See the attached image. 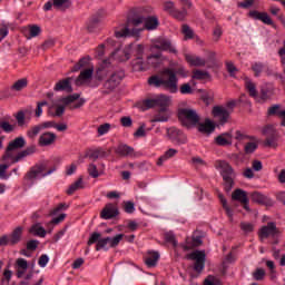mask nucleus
Listing matches in <instances>:
<instances>
[{
    "instance_id": "f257e3e1",
    "label": "nucleus",
    "mask_w": 285,
    "mask_h": 285,
    "mask_svg": "<svg viewBox=\"0 0 285 285\" xmlns=\"http://www.w3.org/2000/svg\"><path fill=\"white\" fill-rule=\"evenodd\" d=\"M21 148H26V138H23V136L17 137L8 144L2 156V161L11 159V164H18L21 159H26V157H30V155L37 153V145H30L22 151H19L16 156L12 155V150H21Z\"/></svg>"
},
{
    "instance_id": "f03ea898",
    "label": "nucleus",
    "mask_w": 285,
    "mask_h": 285,
    "mask_svg": "<svg viewBox=\"0 0 285 285\" xmlns=\"http://www.w3.org/2000/svg\"><path fill=\"white\" fill-rule=\"evenodd\" d=\"M149 86H154L155 88H164L171 95H175L177 90H179L178 83L179 79L175 78V75L171 71L163 70L161 77L159 76H151L148 79Z\"/></svg>"
},
{
    "instance_id": "7ed1b4c3",
    "label": "nucleus",
    "mask_w": 285,
    "mask_h": 285,
    "mask_svg": "<svg viewBox=\"0 0 285 285\" xmlns=\"http://www.w3.org/2000/svg\"><path fill=\"white\" fill-rule=\"evenodd\" d=\"M216 168L220 170L225 193H230L235 187V179L237 177L235 169L226 160H217Z\"/></svg>"
},
{
    "instance_id": "20e7f679",
    "label": "nucleus",
    "mask_w": 285,
    "mask_h": 285,
    "mask_svg": "<svg viewBox=\"0 0 285 285\" xmlns=\"http://www.w3.org/2000/svg\"><path fill=\"white\" fill-rule=\"evenodd\" d=\"M80 97V94H72L61 98L59 101L63 105L57 106L53 117H63V112H66V106L69 108V110H79V108H82L83 104H86V99Z\"/></svg>"
},
{
    "instance_id": "39448f33",
    "label": "nucleus",
    "mask_w": 285,
    "mask_h": 285,
    "mask_svg": "<svg viewBox=\"0 0 285 285\" xmlns=\"http://www.w3.org/2000/svg\"><path fill=\"white\" fill-rule=\"evenodd\" d=\"M177 117L181 126L190 130L191 128H197L199 121H202V116L195 109L180 108L178 109Z\"/></svg>"
},
{
    "instance_id": "423d86ee",
    "label": "nucleus",
    "mask_w": 285,
    "mask_h": 285,
    "mask_svg": "<svg viewBox=\"0 0 285 285\" xmlns=\"http://www.w3.org/2000/svg\"><path fill=\"white\" fill-rule=\"evenodd\" d=\"M50 161L48 160H40L32 167H30L29 173L26 174L24 179L27 181H36L39 177H48V175H52L55 170H57V166H52L48 168Z\"/></svg>"
},
{
    "instance_id": "0eeeda50",
    "label": "nucleus",
    "mask_w": 285,
    "mask_h": 285,
    "mask_svg": "<svg viewBox=\"0 0 285 285\" xmlns=\"http://www.w3.org/2000/svg\"><path fill=\"white\" fill-rule=\"evenodd\" d=\"M125 77L126 71L124 69L115 70L104 82L101 95H110L111 92H115V90H117L121 85V81H124Z\"/></svg>"
},
{
    "instance_id": "6e6552de",
    "label": "nucleus",
    "mask_w": 285,
    "mask_h": 285,
    "mask_svg": "<svg viewBox=\"0 0 285 285\" xmlns=\"http://www.w3.org/2000/svg\"><path fill=\"white\" fill-rule=\"evenodd\" d=\"M186 259H190L194 262V271L195 273H204V268H206V252L196 249L190 254L186 255Z\"/></svg>"
},
{
    "instance_id": "1a4fd4ad",
    "label": "nucleus",
    "mask_w": 285,
    "mask_h": 285,
    "mask_svg": "<svg viewBox=\"0 0 285 285\" xmlns=\"http://www.w3.org/2000/svg\"><path fill=\"white\" fill-rule=\"evenodd\" d=\"M141 30L139 28H131L128 21L125 23L119 24L115 28V38L116 39H126L128 37H139L141 35Z\"/></svg>"
},
{
    "instance_id": "9d476101",
    "label": "nucleus",
    "mask_w": 285,
    "mask_h": 285,
    "mask_svg": "<svg viewBox=\"0 0 285 285\" xmlns=\"http://www.w3.org/2000/svg\"><path fill=\"white\" fill-rule=\"evenodd\" d=\"M282 235V232L279 228H277V224L275 222H269L267 225H264L258 230V237L261 242H264V239H268V237H272V239H277Z\"/></svg>"
},
{
    "instance_id": "9b49d317",
    "label": "nucleus",
    "mask_w": 285,
    "mask_h": 285,
    "mask_svg": "<svg viewBox=\"0 0 285 285\" xmlns=\"http://www.w3.org/2000/svg\"><path fill=\"white\" fill-rule=\"evenodd\" d=\"M165 106H170V97L160 95L154 99H145L142 101L141 110H150V108H165Z\"/></svg>"
},
{
    "instance_id": "f8f14e48",
    "label": "nucleus",
    "mask_w": 285,
    "mask_h": 285,
    "mask_svg": "<svg viewBox=\"0 0 285 285\" xmlns=\"http://www.w3.org/2000/svg\"><path fill=\"white\" fill-rule=\"evenodd\" d=\"M132 17L127 18V23H129V27L134 26V28H137L138 26H141V23H145L146 21V9L145 8H137L131 11Z\"/></svg>"
},
{
    "instance_id": "ddd939ff",
    "label": "nucleus",
    "mask_w": 285,
    "mask_h": 285,
    "mask_svg": "<svg viewBox=\"0 0 285 285\" xmlns=\"http://www.w3.org/2000/svg\"><path fill=\"white\" fill-rule=\"evenodd\" d=\"M212 115L214 118H216L219 126L228 124V119H230V111L222 106H215L212 110Z\"/></svg>"
},
{
    "instance_id": "4468645a",
    "label": "nucleus",
    "mask_w": 285,
    "mask_h": 285,
    "mask_svg": "<svg viewBox=\"0 0 285 285\" xmlns=\"http://www.w3.org/2000/svg\"><path fill=\"white\" fill-rule=\"evenodd\" d=\"M167 137L171 141H176L178 146H181V144H186V141H188V137L184 135V131H181V129H177L176 127L167 128Z\"/></svg>"
},
{
    "instance_id": "2eb2a0df",
    "label": "nucleus",
    "mask_w": 285,
    "mask_h": 285,
    "mask_svg": "<svg viewBox=\"0 0 285 285\" xmlns=\"http://www.w3.org/2000/svg\"><path fill=\"white\" fill-rule=\"evenodd\" d=\"M153 48H155L156 50H163L165 52H171L173 55H177V49L173 46L170 39L158 38L155 41Z\"/></svg>"
},
{
    "instance_id": "dca6fc26",
    "label": "nucleus",
    "mask_w": 285,
    "mask_h": 285,
    "mask_svg": "<svg viewBox=\"0 0 285 285\" xmlns=\"http://www.w3.org/2000/svg\"><path fill=\"white\" fill-rule=\"evenodd\" d=\"M132 45H129L124 49L117 48L114 52H111V58L116 59V61H128V59H130Z\"/></svg>"
},
{
    "instance_id": "f3484780",
    "label": "nucleus",
    "mask_w": 285,
    "mask_h": 285,
    "mask_svg": "<svg viewBox=\"0 0 285 285\" xmlns=\"http://www.w3.org/2000/svg\"><path fill=\"white\" fill-rule=\"evenodd\" d=\"M248 17L250 19H255L256 21H263L265 26H272L273 28H275V22H273V19L271 18V16H268L267 12L252 10L248 12Z\"/></svg>"
},
{
    "instance_id": "a211bd4d",
    "label": "nucleus",
    "mask_w": 285,
    "mask_h": 285,
    "mask_svg": "<svg viewBox=\"0 0 285 285\" xmlns=\"http://www.w3.org/2000/svg\"><path fill=\"white\" fill-rule=\"evenodd\" d=\"M55 92H72V77H67L65 79L59 80L55 87H53Z\"/></svg>"
},
{
    "instance_id": "6ab92c4d",
    "label": "nucleus",
    "mask_w": 285,
    "mask_h": 285,
    "mask_svg": "<svg viewBox=\"0 0 285 285\" xmlns=\"http://www.w3.org/2000/svg\"><path fill=\"white\" fill-rule=\"evenodd\" d=\"M106 17V11L99 10L96 12L92 17L91 20L89 21L87 26L88 32H97V28H99V24L101 23V20Z\"/></svg>"
},
{
    "instance_id": "aec40b11",
    "label": "nucleus",
    "mask_w": 285,
    "mask_h": 285,
    "mask_svg": "<svg viewBox=\"0 0 285 285\" xmlns=\"http://www.w3.org/2000/svg\"><path fill=\"white\" fill-rule=\"evenodd\" d=\"M119 215V208L114 204H107L100 212L101 219H115Z\"/></svg>"
},
{
    "instance_id": "412c9836",
    "label": "nucleus",
    "mask_w": 285,
    "mask_h": 285,
    "mask_svg": "<svg viewBox=\"0 0 285 285\" xmlns=\"http://www.w3.org/2000/svg\"><path fill=\"white\" fill-rule=\"evenodd\" d=\"M250 198L254 204H259L261 206H273V200L259 191H253L250 194Z\"/></svg>"
},
{
    "instance_id": "4be33fe9",
    "label": "nucleus",
    "mask_w": 285,
    "mask_h": 285,
    "mask_svg": "<svg viewBox=\"0 0 285 285\" xmlns=\"http://www.w3.org/2000/svg\"><path fill=\"white\" fill-rule=\"evenodd\" d=\"M95 72L94 68H87L80 72V75L76 78L75 85L76 86H83L86 81H89V79H92V73Z\"/></svg>"
},
{
    "instance_id": "5701e85b",
    "label": "nucleus",
    "mask_w": 285,
    "mask_h": 285,
    "mask_svg": "<svg viewBox=\"0 0 285 285\" xmlns=\"http://www.w3.org/2000/svg\"><path fill=\"white\" fill-rule=\"evenodd\" d=\"M198 132L203 135H212L215 132L216 125L210 119L206 118L205 122H198Z\"/></svg>"
},
{
    "instance_id": "b1692460",
    "label": "nucleus",
    "mask_w": 285,
    "mask_h": 285,
    "mask_svg": "<svg viewBox=\"0 0 285 285\" xmlns=\"http://www.w3.org/2000/svg\"><path fill=\"white\" fill-rule=\"evenodd\" d=\"M57 141V134L46 131L43 132L38 140L39 146H52Z\"/></svg>"
},
{
    "instance_id": "393cba45",
    "label": "nucleus",
    "mask_w": 285,
    "mask_h": 285,
    "mask_svg": "<svg viewBox=\"0 0 285 285\" xmlns=\"http://www.w3.org/2000/svg\"><path fill=\"white\" fill-rule=\"evenodd\" d=\"M217 146H233V131H227L218 135L215 138Z\"/></svg>"
},
{
    "instance_id": "a878e982",
    "label": "nucleus",
    "mask_w": 285,
    "mask_h": 285,
    "mask_svg": "<svg viewBox=\"0 0 285 285\" xmlns=\"http://www.w3.org/2000/svg\"><path fill=\"white\" fill-rule=\"evenodd\" d=\"M168 119H170V115H168V106L159 107L158 112L151 119V124L168 121Z\"/></svg>"
},
{
    "instance_id": "bb28decb",
    "label": "nucleus",
    "mask_w": 285,
    "mask_h": 285,
    "mask_svg": "<svg viewBox=\"0 0 285 285\" xmlns=\"http://www.w3.org/2000/svg\"><path fill=\"white\" fill-rule=\"evenodd\" d=\"M144 24L146 30H157L159 27V19L155 16H148V10H146Z\"/></svg>"
},
{
    "instance_id": "cd10ccee",
    "label": "nucleus",
    "mask_w": 285,
    "mask_h": 285,
    "mask_svg": "<svg viewBox=\"0 0 285 285\" xmlns=\"http://www.w3.org/2000/svg\"><path fill=\"white\" fill-rule=\"evenodd\" d=\"M111 150L109 149L108 151L104 150L102 148H98L95 150H89L86 154V157H89L92 161H97L99 157H108L110 155Z\"/></svg>"
},
{
    "instance_id": "c85d7f7f",
    "label": "nucleus",
    "mask_w": 285,
    "mask_h": 285,
    "mask_svg": "<svg viewBox=\"0 0 285 285\" xmlns=\"http://www.w3.org/2000/svg\"><path fill=\"white\" fill-rule=\"evenodd\" d=\"M85 70L90 67V56L82 57L70 70V72H79V70Z\"/></svg>"
},
{
    "instance_id": "c756f323",
    "label": "nucleus",
    "mask_w": 285,
    "mask_h": 285,
    "mask_svg": "<svg viewBox=\"0 0 285 285\" xmlns=\"http://www.w3.org/2000/svg\"><path fill=\"white\" fill-rule=\"evenodd\" d=\"M115 153L116 155H119V157H131V155L135 153V148L121 144L116 148Z\"/></svg>"
},
{
    "instance_id": "7c9ffc66",
    "label": "nucleus",
    "mask_w": 285,
    "mask_h": 285,
    "mask_svg": "<svg viewBox=\"0 0 285 285\" xmlns=\"http://www.w3.org/2000/svg\"><path fill=\"white\" fill-rule=\"evenodd\" d=\"M233 202H240V204H246L248 202V194L244 189H235L232 194Z\"/></svg>"
},
{
    "instance_id": "2f4dec72",
    "label": "nucleus",
    "mask_w": 285,
    "mask_h": 285,
    "mask_svg": "<svg viewBox=\"0 0 285 285\" xmlns=\"http://www.w3.org/2000/svg\"><path fill=\"white\" fill-rule=\"evenodd\" d=\"M16 266H18L16 275L18 279H21V277H23V275L26 274V271H28V261H26L24 258H18L16 261Z\"/></svg>"
},
{
    "instance_id": "473e14b6",
    "label": "nucleus",
    "mask_w": 285,
    "mask_h": 285,
    "mask_svg": "<svg viewBox=\"0 0 285 285\" xmlns=\"http://www.w3.org/2000/svg\"><path fill=\"white\" fill-rule=\"evenodd\" d=\"M53 8L56 10H60V12H66V10H70L72 7V0H52Z\"/></svg>"
},
{
    "instance_id": "72a5a7b5",
    "label": "nucleus",
    "mask_w": 285,
    "mask_h": 285,
    "mask_svg": "<svg viewBox=\"0 0 285 285\" xmlns=\"http://www.w3.org/2000/svg\"><path fill=\"white\" fill-rule=\"evenodd\" d=\"M185 59H186L187 63H189V66H194L196 68L206 66V60H204L197 56L186 55Z\"/></svg>"
},
{
    "instance_id": "f704fd0d",
    "label": "nucleus",
    "mask_w": 285,
    "mask_h": 285,
    "mask_svg": "<svg viewBox=\"0 0 285 285\" xmlns=\"http://www.w3.org/2000/svg\"><path fill=\"white\" fill-rule=\"evenodd\" d=\"M157 262H159V253L158 252H148L145 263L149 268L157 266Z\"/></svg>"
},
{
    "instance_id": "c9c22d12",
    "label": "nucleus",
    "mask_w": 285,
    "mask_h": 285,
    "mask_svg": "<svg viewBox=\"0 0 285 285\" xmlns=\"http://www.w3.org/2000/svg\"><path fill=\"white\" fill-rule=\"evenodd\" d=\"M0 130L7 134L14 132V130H17V125L10 124L8 118H2L0 119Z\"/></svg>"
},
{
    "instance_id": "e433bc0d",
    "label": "nucleus",
    "mask_w": 285,
    "mask_h": 285,
    "mask_svg": "<svg viewBox=\"0 0 285 285\" xmlns=\"http://www.w3.org/2000/svg\"><path fill=\"white\" fill-rule=\"evenodd\" d=\"M21 235H23V227H17L11 234V238L9 240L10 246L19 244L21 242Z\"/></svg>"
},
{
    "instance_id": "4c0bfd02",
    "label": "nucleus",
    "mask_w": 285,
    "mask_h": 285,
    "mask_svg": "<svg viewBox=\"0 0 285 285\" xmlns=\"http://www.w3.org/2000/svg\"><path fill=\"white\" fill-rule=\"evenodd\" d=\"M24 88H28V78H21L12 83L10 90L14 92H21Z\"/></svg>"
},
{
    "instance_id": "58836bf2",
    "label": "nucleus",
    "mask_w": 285,
    "mask_h": 285,
    "mask_svg": "<svg viewBox=\"0 0 285 285\" xmlns=\"http://www.w3.org/2000/svg\"><path fill=\"white\" fill-rule=\"evenodd\" d=\"M81 188H83V177H79L77 181L69 186L67 195H75V193H77V190H81Z\"/></svg>"
},
{
    "instance_id": "ea45409f",
    "label": "nucleus",
    "mask_w": 285,
    "mask_h": 285,
    "mask_svg": "<svg viewBox=\"0 0 285 285\" xmlns=\"http://www.w3.org/2000/svg\"><path fill=\"white\" fill-rule=\"evenodd\" d=\"M177 155V149H168L163 156H160L157 160V166H164V161H168V159H171V157H175Z\"/></svg>"
},
{
    "instance_id": "a19ab883",
    "label": "nucleus",
    "mask_w": 285,
    "mask_h": 285,
    "mask_svg": "<svg viewBox=\"0 0 285 285\" xmlns=\"http://www.w3.org/2000/svg\"><path fill=\"white\" fill-rule=\"evenodd\" d=\"M165 70H168L169 72H173L175 79H178L177 75L179 77H188V72H186V69L181 65H179L177 67H174V68H166Z\"/></svg>"
},
{
    "instance_id": "79ce46f5",
    "label": "nucleus",
    "mask_w": 285,
    "mask_h": 285,
    "mask_svg": "<svg viewBox=\"0 0 285 285\" xmlns=\"http://www.w3.org/2000/svg\"><path fill=\"white\" fill-rule=\"evenodd\" d=\"M29 233L36 237H46V229L40 224L32 225Z\"/></svg>"
},
{
    "instance_id": "37998d69",
    "label": "nucleus",
    "mask_w": 285,
    "mask_h": 285,
    "mask_svg": "<svg viewBox=\"0 0 285 285\" xmlns=\"http://www.w3.org/2000/svg\"><path fill=\"white\" fill-rule=\"evenodd\" d=\"M28 28H29V35L26 36L27 39H32L41 35V27H39L38 24H29Z\"/></svg>"
},
{
    "instance_id": "c03bdc74",
    "label": "nucleus",
    "mask_w": 285,
    "mask_h": 285,
    "mask_svg": "<svg viewBox=\"0 0 285 285\" xmlns=\"http://www.w3.org/2000/svg\"><path fill=\"white\" fill-rule=\"evenodd\" d=\"M109 63H110V60L106 59V60L102 61L101 68L97 69L96 76H95L97 81H104V70H106V68H108Z\"/></svg>"
},
{
    "instance_id": "a18cd8bd",
    "label": "nucleus",
    "mask_w": 285,
    "mask_h": 285,
    "mask_svg": "<svg viewBox=\"0 0 285 285\" xmlns=\"http://www.w3.org/2000/svg\"><path fill=\"white\" fill-rule=\"evenodd\" d=\"M170 17H174V19H177L178 21H184L186 17H188V11L186 10V8H183L181 11L175 9Z\"/></svg>"
},
{
    "instance_id": "49530a36",
    "label": "nucleus",
    "mask_w": 285,
    "mask_h": 285,
    "mask_svg": "<svg viewBox=\"0 0 285 285\" xmlns=\"http://www.w3.org/2000/svg\"><path fill=\"white\" fill-rule=\"evenodd\" d=\"M130 55H134L136 59H144V47L142 45H131V52Z\"/></svg>"
},
{
    "instance_id": "de8ad7c7",
    "label": "nucleus",
    "mask_w": 285,
    "mask_h": 285,
    "mask_svg": "<svg viewBox=\"0 0 285 285\" xmlns=\"http://www.w3.org/2000/svg\"><path fill=\"white\" fill-rule=\"evenodd\" d=\"M263 135L266 137V139H271V138H276L277 137V131L275 130V128L271 125H267L263 130H262Z\"/></svg>"
},
{
    "instance_id": "09e8293b",
    "label": "nucleus",
    "mask_w": 285,
    "mask_h": 285,
    "mask_svg": "<svg viewBox=\"0 0 285 285\" xmlns=\"http://www.w3.org/2000/svg\"><path fill=\"white\" fill-rule=\"evenodd\" d=\"M14 119H16L17 125L19 126V128H23L26 126V111L19 110L14 115Z\"/></svg>"
},
{
    "instance_id": "8fccbe9b",
    "label": "nucleus",
    "mask_w": 285,
    "mask_h": 285,
    "mask_svg": "<svg viewBox=\"0 0 285 285\" xmlns=\"http://www.w3.org/2000/svg\"><path fill=\"white\" fill-rule=\"evenodd\" d=\"M281 10L282 9H279L275 6L269 7L271 14H273L274 17H277L278 21H281V23H283V26H285V17H284V14H279Z\"/></svg>"
},
{
    "instance_id": "3c124183",
    "label": "nucleus",
    "mask_w": 285,
    "mask_h": 285,
    "mask_svg": "<svg viewBox=\"0 0 285 285\" xmlns=\"http://www.w3.org/2000/svg\"><path fill=\"white\" fill-rule=\"evenodd\" d=\"M132 69L137 72H141L144 70V58H136L131 61Z\"/></svg>"
},
{
    "instance_id": "603ef678",
    "label": "nucleus",
    "mask_w": 285,
    "mask_h": 285,
    "mask_svg": "<svg viewBox=\"0 0 285 285\" xmlns=\"http://www.w3.org/2000/svg\"><path fill=\"white\" fill-rule=\"evenodd\" d=\"M41 130H43L41 125L33 126L27 131V136L29 139H35V137H37Z\"/></svg>"
},
{
    "instance_id": "864d4df0",
    "label": "nucleus",
    "mask_w": 285,
    "mask_h": 285,
    "mask_svg": "<svg viewBox=\"0 0 285 285\" xmlns=\"http://www.w3.org/2000/svg\"><path fill=\"white\" fill-rule=\"evenodd\" d=\"M245 86L249 92V97L256 98L257 97V87L255 86V83L250 80H247L245 82Z\"/></svg>"
},
{
    "instance_id": "5fc2aeb1",
    "label": "nucleus",
    "mask_w": 285,
    "mask_h": 285,
    "mask_svg": "<svg viewBox=\"0 0 285 285\" xmlns=\"http://www.w3.org/2000/svg\"><path fill=\"white\" fill-rule=\"evenodd\" d=\"M181 32L185 36V39H193L195 37V32L188 24H183Z\"/></svg>"
},
{
    "instance_id": "6e6d98bb",
    "label": "nucleus",
    "mask_w": 285,
    "mask_h": 285,
    "mask_svg": "<svg viewBox=\"0 0 285 285\" xmlns=\"http://www.w3.org/2000/svg\"><path fill=\"white\" fill-rule=\"evenodd\" d=\"M264 68H266V66H264L263 62H255L252 66V70L255 73V77H259V75H262V72L264 71Z\"/></svg>"
},
{
    "instance_id": "4d7b16f0",
    "label": "nucleus",
    "mask_w": 285,
    "mask_h": 285,
    "mask_svg": "<svg viewBox=\"0 0 285 285\" xmlns=\"http://www.w3.org/2000/svg\"><path fill=\"white\" fill-rule=\"evenodd\" d=\"M110 128H112V125L109 122H105L98 127V135L101 137L108 132H110Z\"/></svg>"
},
{
    "instance_id": "13d9d810",
    "label": "nucleus",
    "mask_w": 285,
    "mask_h": 285,
    "mask_svg": "<svg viewBox=\"0 0 285 285\" xmlns=\"http://www.w3.org/2000/svg\"><path fill=\"white\" fill-rule=\"evenodd\" d=\"M61 210H68V205L66 203L58 204L57 207L49 213V215L50 217H53L58 213H61Z\"/></svg>"
},
{
    "instance_id": "bf43d9fd",
    "label": "nucleus",
    "mask_w": 285,
    "mask_h": 285,
    "mask_svg": "<svg viewBox=\"0 0 285 285\" xmlns=\"http://www.w3.org/2000/svg\"><path fill=\"white\" fill-rule=\"evenodd\" d=\"M88 174L94 179H97V177H99V170L97 169V165H95L92 163L89 164V166H88Z\"/></svg>"
},
{
    "instance_id": "052dcab7",
    "label": "nucleus",
    "mask_w": 285,
    "mask_h": 285,
    "mask_svg": "<svg viewBox=\"0 0 285 285\" xmlns=\"http://www.w3.org/2000/svg\"><path fill=\"white\" fill-rule=\"evenodd\" d=\"M124 210L128 215H132V213H135V203L131 200L124 202Z\"/></svg>"
},
{
    "instance_id": "680f3d73",
    "label": "nucleus",
    "mask_w": 285,
    "mask_h": 285,
    "mask_svg": "<svg viewBox=\"0 0 285 285\" xmlns=\"http://www.w3.org/2000/svg\"><path fill=\"white\" fill-rule=\"evenodd\" d=\"M210 77V73L208 71H202L199 69L194 71V79L202 80V79H208Z\"/></svg>"
},
{
    "instance_id": "e2e57ef3",
    "label": "nucleus",
    "mask_w": 285,
    "mask_h": 285,
    "mask_svg": "<svg viewBox=\"0 0 285 285\" xmlns=\"http://www.w3.org/2000/svg\"><path fill=\"white\" fill-rule=\"evenodd\" d=\"M55 43H57V39L55 38H48L43 41L41 45L42 50H48L49 48H55Z\"/></svg>"
},
{
    "instance_id": "0e129e2a",
    "label": "nucleus",
    "mask_w": 285,
    "mask_h": 285,
    "mask_svg": "<svg viewBox=\"0 0 285 285\" xmlns=\"http://www.w3.org/2000/svg\"><path fill=\"white\" fill-rule=\"evenodd\" d=\"M99 239H101V234H99V233H97V232H94V233L90 235V237H89L87 244H88L89 246H92V244H98V243H99Z\"/></svg>"
},
{
    "instance_id": "69168bd1",
    "label": "nucleus",
    "mask_w": 285,
    "mask_h": 285,
    "mask_svg": "<svg viewBox=\"0 0 285 285\" xmlns=\"http://www.w3.org/2000/svg\"><path fill=\"white\" fill-rule=\"evenodd\" d=\"M265 276H266V271H264L263 268H257L253 273V277L254 279H256V282H262V279H264Z\"/></svg>"
},
{
    "instance_id": "338daca9",
    "label": "nucleus",
    "mask_w": 285,
    "mask_h": 285,
    "mask_svg": "<svg viewBox=\"0 0 285 285\" xmlns=\"http://www.w3.org/2000/svg\"><path fill=\"white\" fill-rule=\"evenodd\" d=\"M240 228L244 230V233H253L255 230V225L253 223H240Z\"/></svg>"
},
{
    "instance_id": "774afa93",
    "label": "nucleus",
    "mask_w": 285,
    "mask_h": 285,
    "mask_svg": "<svg viewBox=\"0 0 285 285\" xmlns=\"http://www.w3.org/2000/svg\"><path fill=\"white\" fill-rule=\"evenodd\" d=\"M257 150V144L256 142H247L245 145V153L246 155H253V153Z\"/></svg>"
}]
</instances>
